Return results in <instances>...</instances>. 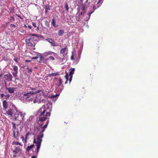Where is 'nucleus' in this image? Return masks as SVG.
I'll use <instances>...</instances> for the list:
<instances>
[{
  "label": "nucleus",
  "instance_id": "obj_4",
  "mask_svg": "<svg viewBox=\"0 0 158 158\" xmlns=\"http://www.w3.org/2000/svg\"><path fill=\"white\" fill-rule=\"evenodd\" d=\"M48 123V120L46 122V123L44 125H43V124H41L40 126V128H42V130L40 132L39 135L37 136V138H42L44 135L43 132L44 130V129L46 128Z\"/></svg>",
  "mask_w": 158,
  "mask_h": 158
},
{
  "label": "nucleus",
  "instance_id": "obj_20",
  "mask_svg": "<svg viewBox=\"0 0 158 158\" xmlns=\"http://www.w3.org/2000/svg\"><path fill=\"white\" fill-rule=\"evenodd\" d=\"M75 69L74 68H71L69 69V76H72L73 77V75L74 73V72L75 71Z\"/></svg>",
  "mask_w": 158,
  "mask_h": 158
},
{
  "label": "nucleus",
  "instance_id": "obj_11",
  "mask_svg": "<svg viewBox=\"0 0 158 158\" xmlns=\"http://www.w3.org/2000/svg\"><path fill=\"white\" fill-rule=\"evenodd\" d=\"M13 77L10 73L5 74L4 76V78L5 82V85H6V81H12V78Z\"/></svg>",
  "mask_w": 158,
  "mask_h": 158
},
{
  "label": "nucleus",
  "instance_id": "obj_24",
  "mask_svg": "<svg viewBox=\"0 0 158 158\" xmlns=\"http://www.w3.org/2000/svg\"><path fill=\"white\" fill-rule=\"evenodd\" d=\"M59 95V94H56L55 95H53L50 97V98L52 99H54L56 100L57 98V97Z\"/></svg>",
  "mask_w": 158,
  "mask_h": 158
},
{
  "label": "nucleus",
  "instance_id": "obj_45",
  "mask_svg": "<svg viewBox=\"0 0 158 158\" xmlns=\"http://www.w3.org/2000/svg\"><path fill=\"white\" fill-rule=\"evenodd\" d=\"M70 77L69 78V82L70 83L72 80V79L73 77H72V76H70Z\"/></svg>",
  "mask_w": 158,
  "mask_h": 158
},
{
  "label": "nucleus",
  "instance_id": "obj_53",
  "mask_svg": "<svg viewBox=\"0 0 158 158\" xmlns=\"http://www.w3.org/2000/svg\"><path fill=\"white\" fill-rule=\"evenodd\" d=\"M6 96L7 98H9L10 96V95L9 94L7 95Z\"/></svg>",
  "mask_w": 158,
  "mask_h": 158
},
{
  "label": "nucleus",
  "instance_id": "obj_26",
  "mask_svg": "<svg viewBox=\"0 0 158 158\" xmlns=\"http://www.w3.org/2000/svg\"><path fill=\"white\" fill-rule=\"evenodd\" d=\"M64 33V30H60L59 31L58 34L59 36H62L63 35Z\"/></svg>",
  "mask_w": 158,
  "mask_h": 158
},
{
  "label": "nucleus",
  "instance_id": "obj_9",
  "mask_svg": "<svg viewBox=\"0 0 158 158\" xmlns=\"http://www.w3.org/2000/svg\"><path fill=\"white\" fill-rule=\"evenodd\" d=\"M42 139H34L33 142L37 146V153L39 152L40 148Z\"/></svg>",
  "mask_w": 158,
  "mask_h": 158
},
{
  "label": "nucleus",
  "instance_id": "obj_19",
  "mask_svg": "<svg viewBox=\"0 0 158 158\" xmlns=\"http://www.w3.org/2000/svg\"><path fill=\"white\" fill-rule=\"evenodd\" d=\"M3 106L4 110H6V109H7L8 107L7 103L6 101H4L3 102Z\"/></svg>",
  "mask_w": 158,
  "mask_h": 158
},
{
  "label": "nucleus",
  "instance_id": "obj_6",
  "mask_svg": "<svg viewBox=\"0 0 158 158\" xmlns=\"http://www.w3.org/2000/svg\"><path fill=\"white\" fill-rule=\"evenodd\" d=\"M26 42L28 45L30 46H35L37 43V40L33 37L30 38L29 39L26 40Z\"/></svg>",
  "mask_w": 158,
  "mask_h": 158
},
{
  "label": "nucleus",
  "instance_id": "obj_29",
  "mask_svg": "<svg viewBox=\"0 0 158 158\" xmlns=\"http://www.w3.org/2000/svg\"><path fill=\"white\" fill-rule=\"evenodd\" d=\"M59 83L57 84V85L58 86H59L61 85L62 84V80L61 78H60L59 79Z\"/></svg>",
  "mask_w": 158,
  "mask_h": 158
},
{
  "label": "nucleus",
  "instance_id": "obj_31",
  "mask_svg": "<svg viewBox=\"0 0 158 158\" xmlns=\"http://www.w3.org/2000/svg\"><path fill=\"white\" fill-rule=\"evenodd\" d=\"M46 54L47 55H52V54H55V53L53 52L49 51L46 52Z\"/></svg>",
  "mask_w": 158,
  "mask_h": 158
},
{
  "label": "nucleus",
  "instance_id": "obj_30",
  "mask_svg": "<svg viewBox=\"0 0 158 158\" xmlns=\"http://www.w3.org/2000/svg\"><path fill=\"white\" fill-rule=\"evenodd\" d=\"M69 77L68 74L67 73V74H66V75L65 76V78L66 79V81L65 84H66L67 83L68 81V77Z\"/></svg>",
  "mask_w": 158,
  "mask_h": 158
},
{
  "label": "nucleus",
  "instance_id": "obj_41",
  "mask_svg": "<svg viewBox=\"0 0 158 158\" xmlns=\"http://www.w3.org/2000/svg\"><path fill=\"white\" fill-rule=\"evenodd\" d=\"M16 15L19 18L21 19H23L19 15L16 14Z\"/></svg>",
  "mask_w": 158,
  "mask_h": 158
},
{
  "label": "nucleus",
  "instance_id": "obj_7",
  "mask_svg": "<svg viewBox=\"0 0 158 158\" xmlns=\"http://www.w3.org/2000/svg\"><path fill=\"white\" fill-rule=\"evenodd\" d=\"M12 130L13 132V135L15 138L19 137V133L18 131H16V124L13 122L12 123Z\"/></svg>",
  "mask_w": 158,
  "mask_h": 158
},
{
  "label": "nucleus",
  "instance_id": "obj_58",
  "mask_svg": "<svg viewBox=\"0 0 158 158\" xmlns=\"http://www.w3.org/2000/svg\"><path fill=\"white\" fill-rule=\"evenodd\" d=\"M25 139V141L26 142V139Z\"/></svg>",
  "mask_w": 158,
  "mask_h": 158
},
{
  "label": "nucleus",
  "instance_id": "obj_33",
  "mask_svg": "<svg viewBox=\"0 0 158 158\" xmlns=\"http://www.w3.org/2000/svg\"><path fill=\"white\" fill-rule=\"evenodd\" d=\"M45 24L47 27H48L49 26V23L48 22V21L47 20H46L45 22Z\"/></svg>",
  "mask_w": 158,
  "mask_h": 158
},
{
  "label": "nucleus",
  "instance_id": "obj_5",
  "mask_svg": "<svg viewBox=\"0 0 158 158\" xmlns=\"http://www.w3.org/2000/svg\"><path fill=\"white\" fill-rule=\"evenodd\" d=\"M38 131V129L37 128H35L34 129L33 133L31 131L28 132L26 134V137L25 138H35L36 137V132Z\"/></svg>",
  "mask_w": 158,
  "mask_h": 158
},
{
  "label": "nucleus",
  "instance_id": "obj_12",
  "mask_svg": "<svg viewBox=\"0 0 158 158\" xmlns=\"http://www.w3.org/2000/svg\"><path fill=\"white\" fill-rule=\"evenodd\" d=\"M14 109H10L8 110H5L6 113V114L12 116L14 113L15 112V111H16L17 110V108L14 105H13Z\"/></svg>",
  "mask_w": 158,
  "mask_h": 158
},
{
  "label": "nucleus",
  "instance_id": "obj_8",
  "mask_svg": "<svg viewBox=\"0 0 158 158\" xmlns=\"http://www.w3.org/2000/svg\"><path fill=\"white\" fill-rule=\"evenodd\" d=\"M88 0H86L85 2V4H82L81 6L82 11L81 12L80 15H82L85 12V9L89 7V3H88Z\"/></svg>",
  "mask_w": 158,
  "mask_h": 158
},
{
  "label": "nucleus",
  "instance_id": "obj_47",
  "mask_svg": "<svg viewBox=\"0 0 158 158\" xmlns=\"http://www.w3.org/2000/svg\"><path fill=\"white\" fill-rule=\"evenodd\" d=\"M28 27L29 29H31L32 27V26L31 25H29L28 26Z\"/></svg>",
  "mask_w": 158,
  "mask_h": 158
},
{
  "label": "nucleus",
  "instance_id": "obj_52",
  "mask_svg": "<svg viewBox=\"0 0 158 158\" xmlns=\"http://www.w3.org/2000/svg\"><path fill=\"white\" fill-rule=\"evenodd\" d=\"M30 61H31V60H26L25 61V62H30Z\"/></svg>",
  "mask_w": 158,
  "mask_h": 158
},
{
  "label": "nucleus",
  "instance_id": "obj_25",
  "mask_svg": "<svg viewBox=\"0 0 158 158\" xmlns=\"http://www.w3.org/2000/svg\"><path fill=\"white\" fill-rule=\"evenodd\" d=\"M44 9L45 10H50L51 9V7L49 5H46L44 6Z\"/></svg>",
  "mask_w": 158,
  "mask_h": 158
},
{
  "label": "nucleus",
  "instance_id": "obj_16",
  "mask_svg": "<svg viewBox=\"0 0 158 158\" xmlns=\"http://www.w3.org/2000/svg\"><path fill=\"white\" fill-rule=\"evenodd\" d=\"M101 0H99V1L97 3V4L94 5V6L93 9L94 10L96 9H97L99 8L101 5L102 2H100Z\"/></svg>",
  "mask_w": 158,
  "mask_h": 158
},
{
  "label": "nucleus",
  "instance_id": "obj_35",
  "mask_svg": "<svg viewBox=\"0 0 158 158\" xmlns=\"http://www.w3.org/2000/svg\"><path fill=\"white\" fill-rule=\"evenodd\" d=\"M27 69H28L27 72L28 73H30L32 72V70L31 69H29L28 67L27 68Z\"/></svg>",
  "mask_w": 158,
  "mask_h": 158
},
{
  "label": "nucleus",
  "instance_id": "obj_43",
  "mask_svg": "<svg viewBox=\"0 0 158 158\" xmlns=\"http://www.w3.org/2000/svg\"><path fill=\"white\" fill-rule=\"evenodd\" d=\"M4 96V94H1L0 97L2 98H3Z\"/></svg>",
  "mask_w": 158,
  "mask_h": 158
},
{
  "label": "nucleus",
  "instance_id": "obj_55",
  "mask_svg": "<svg viewBox=\"0 0 158 158\" xmlns=\"http://www.w3.org/2000/svg\"><path fill=\"white\" fill-rule=\"evenodd\" d=\"M48 11V10H45V13H46H46H47V12Z\"/></svg>",
  "mask_w": 158,
  "mask_h": 158
},
{
  "label": "nucleus",
  "instance_id": "obj_37",
  "mask_svg": "<svg viewBox=\"0 0 158 158\" xmlns=\"http://www.w3.org/2000/svg\"><path fill=\"white\" fill-rule=\"evenodd\" d=\"M49 58L51 59L52 60H55V58L52 56H50L49 57Z\"/></svg>",
  "mask_w": 158,
  "mask_h": 158
},
{
  "label": "nucleus",
  "instance_id": "obj_14",
  "mask_svg": "<svg viewBox=\"0 0 158 158\" xmlns=\"http://www.w3.org/2000/svg\"><path fill=\"white\" fill-rule=\"evenodd\" d=\"M12 68H13L14 72H12L13 76L14 77H16L17 76L18 73V67L15 65H12Z\"/></svg>",
  "mask_w": 158,
  "mask_h": 158
},
{
  "label": "nucleus",
  "instance_id": "obj_22",
  "mask_svg": "<svg viewBox=\"0 0 158 158\" xmlns=\"http://www.w3.org/2000/svg\"><path fill=\"white\" fill-rule=\"evenodd\" d=\"M32 26L34 27L35 28H36V31H38L39 30V27H37L36 25V23L35 22H32Z\"/></svg>",
  "mask_w": 158,
  "mask_h": 158
},
{
  "label": "nucleus",
  "instance_id": "obj_36",
  "mask_svg": "<svg viewBox=\"0 0 158 158\" xmlns=\"http://www.w3.org/2000/svg\"><path fill=\"white\" fill-rule=\"evenodd\" d=\"M58 75V74L57 73H52L51 74V75L53 76H56Z\"/></svg>",
  "mask_w": 158,
  "mask_h": 158
},
{
  "label": "nucleus",
  "instance_id": "obj_3",
  "mask_svg": "<svg viewBox=\"0 0 158 158\" xmlns=\"http://www.w3.org/2000/svg\"><path fill=\"white\" fill-rule=\"evenodd\" d=\"M39 92L38 91H30L26 93L24 92V94H23V97L24 98L26 99V100H27L29 101L30 99H29V98L32 95L35 93H37Z\"/></svg>",
  "mask_w": 158,
  "mask_h": 158
},
{
  "label": "nucleus",
  "instance_id": "obj_18",
  "mask_svg": "<svg viewBox=\"0 0 158 158\" xmlns=\"http://www.w3.org/2000/svg\"><path fill=\"white\" fill-rule=\"evenodd\" d=\"M56 22L55 19L53 18L52 22V25L55 28L57 27L58 26V25L56 24Z\"/></svg>",
  "mask_w": 158,
  "mask_h": 158
},
{
  "label": "nucleus",
  "instance_id": "obj_2",
  "mask_svg": "<svg viewBox=\"0 0 158 158\" xmlns=\"http://www.w3.org/2000/svg\"><path fill=\"white\" fill-rule=\"evenodd\" d=\"M50 115V113L49 112H46L45 113L42 115L41 116L38 117L39 120H38V123L40 124L41 122H43L46 120L47 118L48 117H49Z\"/></svg>",
  "mask_w": 158,
  "mask_h": 158
},
{
  "label": "nucleus",
  "instance_id": "obj_32",
  "mask_svg": "<svg viewBox=\"0 0 158 158\" xmlns=\"http://www.w3.org/2000/svg\"><path fill=\"white\" fill-rule=\"evenodd\" d=\"M64 8H65V9L67 10V11H68L69 8V7H68V5L67 4H65V6H64Z\"/></svg>",
  "mask_w": 158,
  "mask_h": 158
},
{
  "label": "nucleus",
  "instance_id": "obj_57",
  "mask_svg": "<svg viewBox=\"0 0 158 158\" xmlns=\"http://www.w3.org/2000/svg\"><path fill=\"white\" fill-rule=\"evenodd\" d=\"M21 137H22V138H24V137H23L22 136Z\"/></svg>",
  "mask_w": 158,
  "mask_h": 158
},
{
  "label": "nucleus",
  "instance_id": "obj_1",
  "mask_svg": "<svg viewBox=\"0 0 158 158\" xmlns=\"http://www.w3.org/2000/svg\"><path fill=\"white\" fill-rule=\"evenodd\" d=\"M25 114H23L20 112L16 111V113L14 115V118L15 120H19L20 121L23 120Z\"/></svg>",
  "mask_w": 158,
  "mask_h": 158
},
{
  "label": "nucleus",
  "instance_id": "obj_13",
  "mask_svg": "<svg viewBox=\"0 0 158 158\" xmlns=\"http://www.w3.org/2000/svg\"><path fill=\"white\" fill-rule=\"evenodd\" d=\"M45 40L49 42L51 45L52 46L54 47L57 46V44H56V42L54 40L50 38H48L46 39Z\"/></svg>",
  "mask_w": 158,
  "mask_h": 158
},
{
  "label": "nucleus",
  "instance_id": "obj_49",
  "mask_svg": "<svg viewBox=\"0 0 158 158\" xmlns=\"http://www.w3.org/2000/svg\"><path fill=\"white\" fill-rule=\"evenodd\" d=\"M24 27L25 28H27V26L25 24L24 25Z\"/></svg>",
  "mask_w": 158,
  "mask_h": 158
},
{
  "label": "nucleus",
  "instance_id": "obj_34",
  "mask_svg": "<svg viewBox=\"0 0 158 158\" xmlns=\"http://www.w3.org/2000/svg\"><path fill=\"white\" fill-rule=\"evenodd\" d=\"M13 144H14L16 145H20L22 146V145L21 144V143H20L19 142H13Z\"/></svg>",
  "mask_w": 158,
  "mask_h": 158
},
{
  "label": "nucleus",
  "instance_id": "obj_10",
  "mask_svg": "<svg viewBox=\"0 0 158 158\" xmlns=\"http://www.w3.org/2000/svg\"><path fill=\"white\" fill-rule=\"evenodd\" d=\"M46 110L44 106H43L40 108L37 112V116L38 117L44 114L46 112H45Z\"/></svg>",
  "mask_w": 158,
  "mask_h": 158
},
{
  "label": "nucleus",
  "instance_id": "obj_48",
  "mask_svg": "<svg viewBox=\"0 0 158 158\" xmlns=\"http://www.w3.org/2000/svg\"><path fill=\"white\" fill-rule=\"evenodd\" d=\"M31 35H32V36H37L35 34H32Z\"/></svg>",
  "mask_w": 158,
  "mask_h": 158
},
{
  "label": "nucleus",
  "instance_id": "obj_50",
  "mask_svg": "<svg viewBox=\"0 0 158 158\" xmlns=\"http://www.w3.org/2000/svg\"><path fill=\"white\" fill-rule=\"evenodd\" d=\"M31 158H36V157L35 156H33L31 157Z\"/></svg>",
  "mask_w": 158,
  "mask_h": 158
},
{
  "label": "nucleus",
  "instance_id": "obj_42",
  "mask_svg": "<svg viewBox=\"0 0 158 158\" xmlns=\"http://www.w3.org/2000/svg\"><path fill=\"white\" fill-rule=\"evenodd\" d=\"M38 58V57H33L32 58H31V59H37Z\"/></svg>",
  "mask_w": 158,
  "mask_h": 158
},
{
  "label": "nucleus",
  "instance_id": "obj_46",
  "mask_svg": "<svg viewBox=\"0 0 158 158\" xmlns=\"http://www.w3.org/2000/svg\"><path fill=\"white\" fill-rule=\"evenodd\" d=\"M93 12H92L89 13L88 15L89 16V17H90L91 15L93 13Z\"/></svg>",
  "mask_w": 158,
  "mask_h": 158
},
{
  "label": "nucleus",
  "instance_id": "obj_40",
  "mask_svg": "<svg viewBox=\"0 0 158 158\" xmlns=\"http://www.w3.org/2000/svg\"><path fill=\"white\" fill-rule=\"evenodd\" d=\"M71 59L72 60H74L73 55V52H72V56H71Z\"/></svg>",
  "mask_w": 158,
  "mask_h": 158
},
{
  "label": "nucleus",
  "instance_id": "obj_28",
  "mask_svg": "<svg viewBox=\"0 0 158 158\" xmlns=\"http://www.w3.org/2000/svg\"><path fill=\"white\" fill-rule=\"evenodd\" d=\"M32 101H33L34 103H35L36 102V100L34 99H33L32 97H31L30 99L29 102H32Z\"/></svg>",
  "mask_w": 158,
  "mask_h": 158
},
{
  "label": "nucleus",
  "instance_id": "obj_23",
  "mask_svg": "<svg viewBox=\"0 0 158 158\" xmlns=\"http://www.w3.org/2000/svg\"><path fill=\"white\" fill-rule=\"evenodd\" d=\"M34 147V145L32 144L30 146H28L27 147V148H26V151L27 152H29V151L31 149L33 148Z\"/></svg>",
  "mask_w": 158,
  "mask_h": 158
},
{
  "label": "nucleus",
  "instance_id": "obj_56",
  "mask_svg": "<svg viewBox=\"0 0 158 158\" xmlns=\"http://www.w3.org/2000/svg\"><path fill=\"white\" fill-rule=\"evenodd\" d=\"M81 1V2H83V0H80Z\"/></svg>",
  "mask_w": 158,
  "mask_h": 158
},
{
  "label": "nucleus",
  "instance_id": "obj_17",
  "mask_svg": "<svg viewBox=\"0 0 158 158\" xmlns=\"http://www.w3.org/2000/svg\"><path fill=\"white\" fill-rule=\"evenodd\" d=\"M47 60V59H44V56H40V59L39 61L40 63H44Z\"/></svg>",
  "mask_w": 158,
  "mask_h": 158
},
{
  "label": "nucleus",
  "instance_id": "obj_44",
  "mask_svg": "<svg viewBox=\"0 0 158 158\" xmlns=\"http://www.w3.org/2000/svg\"><path fill=\"white\" fill-rule=\"evenodd\" d=\"M14 61L16 62V63H18V61L17 60H18L17 58H15V59H14Z\"/></svg>",
  "mask_w": 158,
  "mask_h": 158
},
{
  "label": "nucleus",
  "instance_id": "obj_15",
  "mask_svg": "<svg viewBox=\"0 0 158 158\" xmlns=\"http://www.w3.org/2000/svg\"><path fill=\"white\" fill-rule=\"evenodd\" d=\"M6 89L10 93H13L16 91V88L14 87L6 88Z\"/></svg>",
  "mask_w": 158,
  "mask_h": 158
},
{
  "label": "nucleus",
  "instance_id": "obj_27",
  "mask_svg": "<svg viewBox=\"0 0 158 158\" xmlns=\"http://www.w3.org/2000/svg\"><path fill=\"white\" fill-rule=\"evenodd\" d=\"M66 49V47L61 49L60 51V53L61 54H62L64 53L65 52Z\"/></svg>",
  "mask_w": 158,
  "mask_h": 158
},
{
  "label": "nucleus",
  "instance_id": "obj_51",
  "mask_svg": "<svg viewBox=\"0 0 158 158\" xmlns=\"http://www.w3.org/2000/svg\"><path fill=\"white\" fill-rule=\"evenodd\" d=\"M16 157V156L15 155H14L13 156V157L14 158H15Z\"/></svg>",
  "mask_w": 158,
  "mask_h": 158
},
{
  "label": "nucleus",
  "instance_id": "obj_54",
  "mask_svg": "<svg viewBox=\"0 0 158 158\" xmlns=\"http://www.w3.org/2000/svg\"><path fill=\"white\" fill-rule=\"evenodd\" d=\"M11 19H13V20H14V18L12 17H11Z\"/></svg>",
  "mask_w": 158,
  "mask_h": 158
},
{
  "label": "nucleus",
  "instance_id": "obj_39",
  "mask_svg": "<svg viewBox=\"0 0 158 158\" xmlns=\"http://www.w3.org/2000/svg\"><path fill=\"white\" fill-rule=\"evenodd\" d=\"M30 89L32 90H36L37 89V88H32V87H30Z\"/></svg>",
  "mask_w": 158,
  "mask_h": 158
},
{
  "label": "nucleus",
  "instance_id": "obj_38",
  "mask_svg": "<svg viewBox=\"0 0 158 158\" xmlns=\"http://www.w3.org/2000/svg\"><path fill=\"white\" fill-rule=\"evenodd\" d=\"M10 27H12L15 28L16 27V26L13 24H11L10 25Z\"/></svg>",
  "mask_w": 158,
  "mask_h": 158
},
{
  "label": "nucleus",
  "instance_id": "obj_21",
  "mask_svg": "<svg viewBox=\"0 0 158 158\" xmlns=\"http://www.w3.org/2000/svg\"><path fill=\"white\" fill-rule=\"evenodd\" d=\"M20 151V149L17 147H15V149L13 150V152L15 154H17Z\"/></svg>",
  "mask_w": 158,
  "mask_h": 158
}]
</instances>
